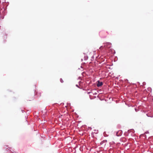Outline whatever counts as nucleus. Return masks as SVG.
<instances>
[{
    "label": "nucleus",
    "instance_id": "nucleus-7",
    "mask_svg": "<svg viewBox=\"0 0 153 153\" xmlns=\"http://www.w3.org/2000/svg\"><path fill=\"white\" fill-rule=\"evenodd\" d=\"M68 105H69V104H68V105H67L68 107Z\"/></svg>",
    "mask_w": 153,
    "mask_h": 153
},
{
    "label": "nucleus",
    "instance_id": "nucleus-1",
    "mask_svg": "<svg viewBox=\"0 0 153 153\" xmlns=\"http://www.w3.org/2000/svg\"><path fill=\"white\" fill-rule=\"evenodd\" d=\"M103 85V83L102 82H100L99 81H98L97 82V86L98 87H100V86L102 85Z\"/></svg>",
    "mask_w": 153,
    "mask_h": 153
},
{
    "label": "nucleus",
    "instance_id": "nucleus-4",
    "mask_svg": "<svg viewBox=\"0 0 153 153\" xmlns=\"http://www.w3.org/2000/svg\"><path fill=\"white\" fill-rule=\"evenodd\" d=\"M68 139H70V140L71 139V137H68Z\"/></svg>",
    "mask_w": 153,
    "mask_h": 153
},
{
    "label": "nucleus",
    "instance_id": "nucleus-6",
    "mask_svg": "<svg viewBox=\"0 0 153 153\" xmlns=\"http://www.w3.org/2000/svg\"><path fill=\"white\" fill-rule=\"evenodd\" d=\"M76 85V86L77 87H78V85Z\"/></svg>",
    "mask_w": 153,
    "mask_h": 153
},
{
    "label": "nucleus",
    "instance_id": "nucleus-3",
    "mask_svg": "<svg viewBox=\"0 0 153 153\" xmlns=\"http://www.w3.org/2000/svg\"><path fill=\"white\" fill-rule=\"evenodd\" d=\"M60 80V81L61 82H63V81L62 80V79H61Z\"/></svg>",
    "mask_w": 153,
    "mask_h": 153
},
{
    "label": "nucleus",
    "instance_id": "nucleus-5",
    "mask_svg": "<svg viewBox=\"0 0 153 153\" xmlns=\"http://www.w3.org/2000/svg\"><path fill=\"white\" fill-rule=\"evenodd\" d=\"M102 46L100 47V49H101V48H102Z\"/></svg>",
    "mask_w": 153,
    "mask_h": 153
},
{
    "label": "nucleus",
    "instance_id": "nucleus-2",
    "mask_svg": "<svg viewBox=\"0 0 153 153\" xmlns=\"http://www.w3.org/2000/svg\"><path fill=\"white\" fill-rule=\"evenodd\" d=\"M104 44V47H105L106 46H107L108 45H109L110 46L111 45V43L110 42H107V43H105Z\"/></svg>",
    "mask_w": 153,
    "mask_h": 153
}]
</instances>
